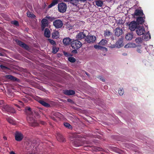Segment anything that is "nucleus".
<instances>
[{"label": "nucleus", "instance_id": "f257e3e1", "mask_svg": "<svg viewBox=\"0 0 154 154\" xmlns=\"http://www.w3.org/2000/svg\"><path fill=\"white\" fill-rule=\"evenodd\" d=\"M71 47L74 49H78L82 46V43L77 39H73L71 42Z\"/></svg>", "mask_w": 154, "mask_h": 154}, {"label": "nucleus", "instance_id": "f03ea898", "mask_svg": "<svg viewBox=\"0 0 154 154\" xmlns=\"http://www.w3.org/2000/svg\"><path fill=\"white\" fill-rule=\"evenodd\" d=\"M2 110L3 111L8 113H14L15 112V109L13 107L10 106L8 105H4L2 107Z\"/></svg>", "mask_w": 154, "mask_h": 154}, {"label": "nucleus", "instance_id": "7ed1b4c3", "mask_svg": "<svg viewBox=\"0 0 154 154\" xmlns=\"http://www.w3.org/2000/svg\"><path fill=\"white\" fill-rule=\"evenodd\" d=\"M32 116L27 117V120L30 125L32 127H35L37 126L38 124L36 120Z\"/></svg>", "mask_w": 154, "mask_h": 154}, {"label": "nucleus", "instance_id": "20e7f679", "mask_svg": "<svg viewBox=\"0 0 154 154\" xmlns=\"http://www.w3.org/2000/svg\"><path fill=\"white\" fill-rule=\"evenodd\" d=\"M73 145L75 147H79L82 146L85 144H88L89 142L86 140H76L73 143Z\"/></svg>", "mask_w": 154, "mask_h": 154}, {"label": "nucleus", "instance_id": "39448f33", "mask_svg": "<svg viewBox=\"0 0 154 154\" xmlns=\"http://www.w3.org/2000/svg\"><path fill=\"white\" fill-rule=\"evenodd\" d=\"M58 8L59 11L60 12L63 13L66 11L67 8V6L66 4L63 2H62L58 4Z\"/></svg>", "mask_w": 154, "mask_h": 154}, {"label": "nucleus", "instance_id": "423d86ee", "mask_svg": "<svg viewBox=\"0 0 154 154\" xmlns=\"http://www.w3.org/2000/svg\"><path fill=\"white\" fill-rule=\"evenodd\" d=\"M14 137L15 140L17 141H21L23 137V134L20 132L18 131H16Z\"/></svg>", "mask_w": 154, "mask_h": 154}, {"label": "nucleus", "instance_id": "0eeeda50", "mask_svg": "<svg viewBox=\"0 0 154 154\" xmlns=\"http://www.w3.org/2000/svg\"><path fill=\"white\" fill-rule=\"evenodd\" d=\"M53 25L57 29L61 28L63 26V23L62 20L59 19L55 20L53 22Z\"/></svg>", "mask_w": 154, "mask_h": 154}, {"label": "nucleus", "instance_id": "6e6552de", "mask_svg": "<svg viewBox=\"0 0 154 154\" xmlns=\"http://www.w3.org/2000/svg\"><path fill=\"white\" fill-rule=\"evenodd\" d=\"M16 42L18 45H19L21 47L23 48L26 50L29 51V46L27 45L24 43L22 41L18 40H16Z\"/></svg>", "mask_w": 154, "mask_h": 154}, {"label": "nucleus", "instance_id": "1a4fd4ad", "mask_svg": "<svg viewBox=\"0 0 154 154\" xmlns=\"http://www.w3.org/2000/svg\"><path fill=\"white\" fill-rule=\"evenodd\" d=\"M116 44L117 46V48H120L124 45L123 43V38L121 36L116 42Z\"/></svg>", "mask_w": 154, "mask_h": 154}, {"label": "nucleus", "instance_id": "9d476101", "mask_svg": "<svg viewBox=\"0 0 154 154\" xmlns=\"http://www.w3.org/2000/svg\"><path fill=\"white\" fill-rule=\"evenodd\" d=\"M96 39V37L95 36L88 35L85 38L86 41L89 43L94 42Z\"/></svg>", "mask_w": 154, "mask_h": 154}, {"label": "nucleus", "instance_id": "9b49d317", "mask_svg": "<svg viewBox=\"0 0 154 154\" xmlns=\"http://www.w3.org/2000/svg\"><path fill=\"white\" fill-rule=\"evenodd\" d=\"M136 32L137 34L140 35H143L145 30L143 27L138 26L136 29Z\"/></svg>", "mask_w": 154, "mask_h": 154}, {"label": "nucleus", "instance_id": "f8f14e48", "mask_svg": "<svg viewBox=\"0 0 154 154\" xmlns=\"http://www.w3.org/2000/svg\"><path fill=\"white\" fill-rule=\"evenodd\" d=\"M136 18V20L135 22L137 24H142L144 23L145 21L144 20L145 18V15Z\"/></svg>", "mask_w": 154, "mask_h": 154}, {"label": "nucleus", "instance_id": "ddd939ff", "mask_svg": "<svg viewBox=\"0 0 154 154\" xmlns=\"http://www.w3.org/2000/svg\"><path fill=\"white\" fill-rule=\"evenodd\" d=\"M129 29L131 31H134L138 26L137 24L135 21L131 22L129 24Z\"/></svg>", "mask_w": 154, "mask_h": 154}, {"label": "nucleus", "instance_id": "4468645a", "mask_svg": "<svg viewBox=\"0 0 154 154\" xmlns=\"http://www.w3.org/2000/svg\"><path fill=\"white\" fill-rule=\"evenodd\" d=\"M123 32L122 29L119 27L116 28L114 30L115 35L117 37L121 36Z\"/></svg>", "mask_w": 154, "mask_h": 154}, {"label": "nucleus", "instance_id": "2eb2a0df", "mask_svg": "<svg viewBox=\"0 0 154 154\" xmlns=\"http://www.w3.org/2000/svg\"><path fill=\"white\" fill-rule=\"evenodd\" d=\"M145 15L143 13V10L142 9H137L135 10L134 13V18L136 17V16H139V17L143 16Z\"/></svg>", "mask_w": 154, "mask_h": 154}, {"label": "nucleus", "instance_id": "dca6fc26", "mask_svg": "<svg viewBox=\"0 0 154 154\" xmlns=\"http://www.w3.org/2000/svg\"><path fill=\"white\" fill-rule=\"evenodd\" d=\"M48 21L46 19H43L42 20L41 28L42 30H43L45 27L48 26Z\"/></svg>", "mask_w": 154, "mask_h": 154}, {"label": "nucleus", "instance_id": "f3484780", "mask_svg": "<svg viewBox=\"0 0 154 154\" xmlns=\"http://www.w3.org/2000/svg\"><path fill=\"white\" fill-rule=\"evenodd\" d=\"M25 112L27 116H32L33 112H32L31 108L30 107L26 106L25 107Z\"/></svg>", "mask_w": 154, "mask_h": 154}, {"label": "nucleus", "instance_id": "a211bd4d", "mask_svg": "<svg viewBox=\"0 0 154 154\" xmlns=\"http://www.w3.org/2000/svg\"><path fill=\"white\" fill-rule=\"evenodd\" d=\"M72 40L69 37H66L63 39V42L65 45H69L70 43L71 45V42H72Z\"/></svg>", "mask_w": 154, "mask_h": 154}, {"label": "nucleus", "instance_id": "6ab92c4d", "mask_svg": "<svg viewBox=\"0 0 154 154\" xmlns=\"http://www.w3.org/2000/svg\"><path fill=\"white\" fill-rule=\"evenodd\" d=\"M112 35V33L108 29H106L104 31V36L106 38H108Z\"/></svg>", "mask_w": 154, "mask_h": 154}, {"label": "nucleus", "instance_id": "aec40b11", "mask_svg": "<svg viewBox=\"0 0 154 154\" xmlns=\"http://www.w3.org/2000/svg\"><path fill=\"white\" fill-rule=\"evenodd\" d=\"M56 138L60 142H63L65 141V139L63 137L60 133H57Z\"/></svg>", "mask_w": 154, "mask_h": 154}, {"label": "nucleus", "instance_id": "412c9836", "mask_svg": "<svg viewBox=\"0 0 154 154\" xmlns=\"http://www.w3.org/2000/svg\"><path fill=\"white\" fill-rule=\"evenodd\" d=\"M86 37L85 34L83 32H80L76 36L77 40H81Z\"/></svg>", "mask_w": 154, "mask_h": 154}, {"label": "nucleus", "instance_id": "4be33fe9", "mask_svg": "<svg viewBox=\"0 0 154 154\" xmlns=\"http://www.w3.org/2000/svg\"><path fill=\"white\" fill-rule=\"evenodd\" d=\"M133 37V32H130L128 33L125 36V39L127 40H131L132 39Z\"/></svg>", "mask_w": 154, "mask_h": 154}, {"label": "nucleus", "instance_id": "5701e85b", "mask_svg": "<svg viewBox=\"0 0 154 154\" xmlns=\"http://www.w3.org/2000/svg\"><path fill=\"white\" fill-rule=\"evenodd\" d=\"M64 93L65 94L68 95H72L75 94V91L72 90H65L64 91Z\"/></svg>", "mask_w": 154, "mask_h": 154}, {"label": "nucleus", "instance_id": "b1692460", "mask_svg": "<svg viewBox=\"0 0 154 154\" xmlns=\"http://www.w3.org/2000/svg\"><path fill=\"white\" fill-rule=\"evenodd\" d=\"M38 102L42 105L46 107H49L51 106L50 104L48 103L45 102L43 100H39L38 101Z\"/></svg>", "mask_w": 154, "mask_h": 154}, {"label": "nucleus", "instance_id": "393cba45", "mask_svg": "<svg viewBox=\"0 0 154 154\" xmlns=\"http://www.w3.org/2000/svg\"><path fill=\"white\" fill-rule=\"evenodd\" d=\"M136 46V44L134 43H130L127 44L125 46V48H135Z\"/></svg>", "mask_w": 154, "mask_h": 154}, {"label": "nucleus", "instance_id": "a878e982", "mask_svg": "<svg viewBox=\"0 0 154 154\" xmlns=\"http://www.w3.org/2000/svg\"><path fill=\"white\" fill-rule=\"evenodd\" d=\"M44 35L47 38H49L50 36V32L49 29L46 28L45 30Z\"/></svg>", "mask_w": 154, "mask_h": 154}, {"label": "nucleus", "instance_id": "bb28decb", "mask_svg": "<svg viewBox=\"0 0 154 154\" xmlns=\"http://www.w3.org/2000/svg\"><path fill=\"white\" fill-rule=\"evenodd\" d=\"M65 2H69L72 5H77L79 0H64Z\"/></svg>", "mask_w": 154, "mask_h": 154}, {"label": "nucleus", "instance_id": "cd10ccee", "mask_svg": "<svg viewBox=\"0 0 154 154\" xmlns=\"http://www.w3.org/2000/svg\"><path fill=\"white\" fill-rule=\"evenodd\" d=\"M6 77L7 78L13 81H16L18 79L17 78L14 77L13 76L9 75H6Z\"/></svg>", "mask_w": 154, "mask_h": 154}, {"label": "nucleus", "instance_id": "c85d7f7f", "mask_svg": "<svg viewBox=\"0 0 154 154\" xmlns=\"http://www.w3.org/2000/svg\"><path fill=\"white\" fill-rule=\"evenodd\" d=\"M8 122L10 123L13 125H15L16 124L15 121L11 117H9L6 119Z\"/></svg>", "mask_w": 154, "mask_h": 154}, {"label": "nucleus", "instance_id": "c756f323", "mask_svg": "<svg viewBox=\"0 0 154 154\" xmlns=\"http://www.w3.org/2000/svg\"><path fill=\"white\" fill-rule=\"evenodd\" d=\"M58 3V0H53L51 3L48 6V8H51L52 7L57 5Z\"/></svg>", "mask_w": 154, "mask_h": 154}, {"label": "nucleus", "instance_id": "7c9ffc66", "mask_svg": "<svg viewBox=\"0 0 154 154\" xmlns=\"http://www.w3.org/2000/svg\"><path fill=\"white\" fill-rule=\"evenodd\" d=\"M107 43V41L106 40L102 39L99 43L98 44L101 46H105Z\"/></svg>", "mask_w": 154, "mask_h": 154}, {"label": "nucleus", "instance_id": "2f4dec72", "mask_svg": "<svg viewBox=\"0 0 154 154\" xmlns=\"http://www.w3.org/2000/svg\"><path fill=\"white\" fill-rule=\"evenodd\" d=\"M94 47L95 49H104L106 50V51H107V49L106 48L101 46L100 45H94Z\"/></svg>", "mask_w": 154, "mask_h": 154}, {"label": "nucleus", "instance_id": "473e14b6", "mask_svg": "<svg viewBox=\"0 0 154 154\" xmlns=\"http://www.w3.org/2000/svg\"><path fill=\"white\" fill-rule=\"evenodd\" d=\"M59 33L58 31H55L52 34V37L53 38H57L58 37Z\"/></svg>", "mask_w": 154, "mask_h": 154}, {"label": "nucleus", "instance_id": "72a5a7b5", "mask_svg": "<svg viewBox=\"0 0 154 154\" xmlns=\"http://www.w3.org/2000/svg\"><path fill=\"white\" fill-rule=\"evenodd\" d=\"M26 14L28 17L31 18H35V16L32 13L29 11L27 12Z\"/></svg>", "mask_w": 154, "mask_h": 154}, {"label": "nucleus", "instance_id": "f704fd0d", "mask_svg": "<svg viewBox=\"0 0 154 154\" xmlns=\"http://www.w3.org/2000/svg\"><path fill=\"white\" fill-rule=\"evenodd\" d=\"M96 5L97 6L101 7L103 5V2L100 0H97L95 2Z\"/></svg>", "mask_w": 154, "mask_h": 154}, {"label": "nucleus", "instance_id": "c9c22d12", "mask_svg": "<svg viewBox=\"0 0 154 154\" xmlns=\"http://www.w3.org/2000/svg\"><path fill=\"white\" fill-rule=\"evenodd\" d=\"M59 48H57L56 46H53L52 47V52L53 53L55 54L56 53L59 51Z\"/></svg>", "mask_w": 154, "mask_h": 154}, {"label": "nucleus", "instance_id": "e433bc0d", "mask_svg": "<svg viewBox=\"0 0 154 154\" xmlns=\"http://www.w3.org/2000/svg\"><path fill=\"white\" fill-rule=\"evenodd\" d=\"M151 38V36L149 32H147L146 34L145 35L144 38L145 40H148Z\"/></svg>", "mask_w": 154, "mask_h": 154}, {"label": "nucleus", "instance_id": "4c0bfd02", "mask_svg": "<svg viewBox=\"0 0 154 154\" xmlns=\"http://www.w3.org/2000/svg\"><path fill=\"white\" fill-rule=\"evenodd\" d=\"M45 18L48 19L51 22L53 21L55 19L54 17L49 16H46Z\"/></svg>", "mask_w": 154, "mask_h": 154}, {"label": "nucleus", "instance_id": "58836bf2", "mask_svg": "<svg viewBox=\"0 0 154 154\" xmlns=\"http://www.w3.org/2000/svg\"><path fill=\"white\" fill-rule=\"evenodd\" d=\"M64 126L66 128L69 129H71L72 127L71 125L69 123L67 122H65L64 123Z\"/></svg>", "mask_w": 154, "mask_h": 154}, {"label": "nucleus", "instance_id": "ea45409f", "mask_svg": "<svg viewBox=\"0 0 154 154\" xmlns=\"http://www.w3.org/2000/svg\"><path fill=\"white\" fill-rule=\"evenodd\" d=\"M68 60L71 63H74L76 61V60L74 58L71 57H69Z\"/></svg>", "mask_w": 154, "mask_h": 154}, {"label": "nucleus", "instance_id": "a19ab883", "mask_svg": "<svg viewBox=\"0 0 154 154\" xmlns=\"http://www.w3.org/2000/svg\"><path fill=\"white\" fill-rule=\"evenodd\" d=\"M48 40L50 43L52 45H53V46H56V43L54 40L51 39H48Z\"/></svg>", "mask_w": 154, "mask_h": 154}, {"label": "nucleus", "instance_id": "79ce46f5", "mask_svg": "<svg viewBox=\"0 0 154 154\" xmlns=\"http://www.w3.org/2000/svg\"><path fill=\"white\" fill-rule=\"evenodd\" d=\"M135 41L137 43L139 44L142 42V39L141 38H137L135 39Z\"/></svg>", "mask_w": 154, "mask_h": 154}, {"label": "nucleus", "instance_id": "37998d69", "mask_svg": "<svg viewBox=\"0 0 154 154\" xmlns=\"http://www.w3.org/2000/svg\"><path fill=\"white\" fill-rule=\"evenodd\" d=\"M124 93V91L123 89L120 88L119 90V94L120 96H122L123 95Z\"/></svg>", "mask_w": 154, "mask_h": 154}, {"label": "nucleus", "instance_id": "c03bdc74", "mask_svg": "<svg viewBox=\"0 0 154 154\" xmlns=\"http://www.w3.org/2000/svg\"><path fill=\"white\" fill-rule=\"evenodd\" d=\"M12 24H14V25L16 26H19V24L18 22L16 20H14L12 21L11 22Z\"/></svg>", "mask_w": 154, "mask_h": 154}, {"label": "nucleus", "instance_id": "a18cd8bd", "mask_svg": "<svg viewBox=\"0 0 154 154\" xmlns=\"http://www.w3.org/2000/svg\"><path fill=\"white\" fill-rule=\"evenodd\" d=\"M63 53L64 55L66 57H69L70 56H72V55L70 54L69 53H68V52L65 51H64Z\"/></svg>", "mask_w": 154, "mask_h": 154}, {"label": "nucleus", "instance_id": "49530a36", "mask_svg": "<svg viewBox=\"0 0 154 154\" xmlns=\"http://www.w3.org/2000/svg\"><path fill=\"white\" fill-rule=\"evenodd\" d=\"M116 45V43L115 44H113V45L111 44L110 46H109V47L110 48H117V46Z\"/></svg>", "mask_w": 154, "mask_h": 154}, {"label": "nucleus", "instance_id": "de8ad7c7", "mask_svg": "<svg viewBox=\"0 0 154 154\" xmlns=\"http://www.w3.org/2000/svg\"><path fill=\"white\" fill-rule=\"evenodd\" d=\"M141 48V46L140 45L139 46V48H138V49H137V52H138V53H141L142 52V51H141V50L140 49Z\"/></svg>", "mask_w": 154, "mask_h": 154}, {"label": "nucleus", "instance_id": "09e8293b", "mask_svg": "<svg viewBox=\"0 0 154 154\" xmlns=\"http://www.w3.org/2000/svg\"><path fill=\"white\" fill-rule=\"evenodd\" d=\"M67 101L68 102H69L72 104L74 103V101L70 99H68Z\"/></svg>", "mask_w": 154, "mask_h": 154}, {"label": "nucleus", "instance_id": "8fccbe9b", "mask_svg": "<svg viewBox=\"0 0 154 154\" xmlns=\"http://www.w3.org/2000/svg\"><path fill=\"white\" fill-rule=\"evenodd\" d=\"M98 78L99 79H100L101 81L103 82H104L105 81V79H104V78H103V77L99 76L98 77Z\"/></svg>", "mask_w": 154, "mask_h": 154}, {"label": "nucleus", "instance_id": "3c124183", "mask_svg": "<svg viewBox=\"0 0 154 154\" xmlns=\"http://www.w3.org/2000/svg\"><path fill=\"white\" fill-rule=\"evenodd\" d=\"M77 49H74L72 51V52L73 53L77 54L78 53Z\"/></svg>", "mask_w": 154, "mask_h": 154}, {"label": "nucleus", "instance_id": "603ef678", "mask_svg": "<svg viewBox=\"0 0 154 154\" xmlns=\"http://www.w3.org/2000/svg\"><path fill=\"white\" fill-rule=\"evenodd\" d=\"M117 23L119 24H123L124 23L123 21L122 20H119V21Z\"/></svg>", "mask_w": 154, "mask_h": 154}, {"label": "nucleus", "instance_id": "864d4df0", "mask_svg": "<svg viewBox=\"0 0 154 154\" xmlns=\"http://www.w3.org/2000/svg\"><path fill=\"white\" fill-rule=\"evenodd\" d=\"M0 67H1V68H2V69H5V68H7L5 66H4L2 65H0Z\"/></svg>", "mask_w": 154, "mask_h": 154}, {"label": "nucleus", "instance_id": "5fc2aeb1", "mask_svg": "<svg viewBox=\"0 0 154 154\" xmlns=\"http://www.w3.org/2000/svg\"><path fill=\"white\" fill-rule=\"evenodd\" d=\"M110 37L112 41H113V40H114L115 39L114 37L113 36H112V35Z\"/></svg>", "mask_w": 154, "mask_h": 154}, {"label": "nucleus", "instance_id": "6e6d98bb", "mask_svg": "<svg viewBox=\"0 0 154 154\" xmlns=\"http://www.w3.org/2000/svg\"><path fill=\"white\" fill-rule=\"evenodd\" d=\"M40 123L43 125H45L46 124V122L43 121H41L40 122Z\"/></svg>", "mask_w": 154, "mask_h": 154}, {"label": "nucleus", "instance_id": "4d7b16f0", "mask_svg": "<svg viewBox=\"0 0 154 154\" xmlns=\"http://www.w3.org/2000/svg\"><path fill=\"white\" fill-rule=\"evenodd\" d=\"M4 103V101L3 100H0V105Z\"/></svg>", "mask_w": 154, "mask_h": 154}, {"label": "nucleus", "instance_id": "13d9d810", "mask_svg": "<svg viewBox=\"0 0 154 154\" xmlns=\"http://www.w3.org/2000/svg\"><path fill=\"white\" fill-rule=\"evenodd\" d=\"M88 147H90V146H84V149L85 150H87V149L86 148Z\"/></svg>", "mask_w": 154, "mask_h": 154}, {"label": "nucleus", "instance_id": "bf43d9fd", "mask_svg": "<svg viewBox=\"0 0 154 154\" xmlns=\"http://www.w3.org/2000/svg\"><path fill=\"white\" fill-rule=\"evenodd\" d=\"M10 154H16V153L13 151H11L10 152Z\"/></svg>", "mask_w": 154, "mask_h": 154}, {"label": "nucleus", "instance_id": "052dcab7", "mask_svg": "<svg viewBox=\"0 0 154 154\" xmlns=\"http://www.w3.org/2000/svg\"><path fill=\"white\" fill-rule=\"evenodd\" d=\"M0 56H4V54L3 53L0 52Z\"/></svg>", "mask_w": 154, "mask_h": 154}, {"label": "nucleus", "instance_id": "680f3d73", "mask_svg": "<svg viewBox=\"0 0 154 154\" xmlns=\"http://www.w3.org/2000/svg\"><path fill=\"white\" fill-rule=\"evenodd\" d=\"M85 74H86L88 76H90V75H89V73H88V72H85Z\"/></svg>", "mask_w": 154, "mask_h": 154}, {"label": "nucleus", "instance_id": "e2e57ef3", "mask_svg": "<svg viewBox=\"0 0 154 154\" xmlns=\"http://www.w3.org/2000/svg\"><path fill=\"white\" fill-rule=\"evenodd\" d=\"M19 102L20 103V104H21V105H23V102L21 101H19Z\"/></svg>", "mask_w": 154, "mask_h": 154}, {"label": "nucleus", "instance_id": "0e129e2a", "mask_svg": "<svg viewBox=\"0 0 154 154\" xmlns=\"http://www.w3.org/2000/svg\"><path fill=\"white\" fill-rule=\"evenodd\" d=\"M104 88L106 89L107 88L108 86L107 85H106V86H104Z\"/></svg>", "mask_w": 154, "mask_h": 154}, {"label": "nucleus", "instance_id": "69168bd1", "mask_svg": "<svg viewBox=\"0 0 154 154\" xmlns=\"http://www.w3.org/2000/svg\"><path fill=\"white\" fill-rule=\"evenodd\" d=\"M123 55L125 56V55H127V54L126 53H124L123 54Z\"/></svg>", "mask_w": 154, "mask_h": 154}, {"label": "nucleus", "instance_id": "338daca9", "mask_svg": "<svg viewBox=\"0 0 154 154\" xmlns=\"http://www.w3.org/2000/svg\"><path fill=\"white\" fill-rule=\"evenodd\" d=\"M4 138V139L6 140V137H5Z\"/></svg>", "mask_w": 154, "mask_h": 154}, {"label": "nucleus", "instance_id": "774afa93", "mask_svg": "<svg viewBox=\"0 0 154 154\" xmlns=\"http://www.w3.org/2000/svg\"><path fill=\"white\" fill-rule=\"evenodd\" d=\"M23 100H25V99H26V98H23Z\"/></svg>", "mask_w": 154, "mask_h": 154}]
</instances>
